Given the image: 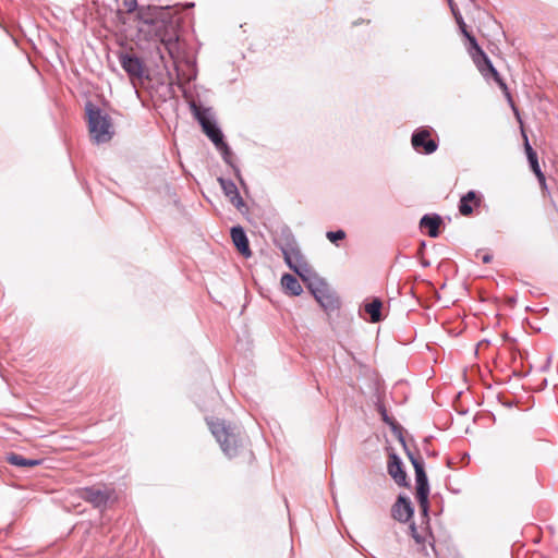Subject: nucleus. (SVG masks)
<instances>
[{
    "instance_id": "a211bd4d",
    "label": "nucleus",
    "mask_w": 558,
    "mask_h": 558,
    "mask_svg": "<svg viewBox=\"0 0 558 558\" xmlns=\"http://www.w3.org/2000/svg\"><path fill=\"white\" fill-rule=\"evenodd\" d=\"M441 222V217L437 214L424 215L420 220V227L426 228L430 238H437L439 235V226Z\"/></svg>"
},
{
    "instance_id": "f03ea898",
    "label": "nucleus",
    "mask_w": 558,
    "mask_h": 558,
    "mask_svg": "<svg viewBox=\"0 0 558 558\" xmlns=\"http://www.w3.org/2000/svg\"><path fill=\"white\" fill-rule=\"evenodd\" d=\"M85 110L93 142L96 144L109 142L114 134L110 116L92 102L86 104Z\"/></svg>"
},
{
    "instance_id": "20e7f679",
    "label": "nucleus",
    "mask_w": 558,
    "mask_h": 558,
    "mask_svg": "<svg viewBox=\"0 0 558 558\" xmlns=\"http://www.w3.org/2000/svg\"><path fill=\"white\" fill-rule=\"evenodd\" d=\"M191 110L195 119L201 124L204 133L214 143V145L217 146L219 144H222L223 134L213 117L211 109L202 108L197 106L195 102H191Z\"/></svg>"
},
{
    "instance_id": "9d476101",
    "label": "nucleus",
    "mask_w": 558,
    "mask_h": 558,
    "mask_svg": "<svg viewBox=\"0 0 558 558\" xmlns=\"http://www.w3.org/2000/svg\"><path fill=\"white\" fill-rule=\"evenodd\" d=\"M169 7L147 5L137 9V19L147 25H155L159 21L165 22V13Z\"/></svg>"
},
{
    "instance_id": "4c0bfd02",
    "label": "nucleus",
    "mask_w": 558,
    "mask_h": 558,
    "mask_svg": "<svg viewBox=\"0 0 558 558\" xmlns=\"http://www.w3.org/2000/svg\"><path fill=\"white\" fill-rule=\"evenodd\" d=\"M422 265H423L424 267H428V266H429V262H428V260H422Z\"/></svg>"
},
{
    "instance_id": "f8f14e48",
    "label": "nucleus",
    "mask_w": 558,
    "mask_h": 558,
    "mask_svg": "<svg viewBox=\"0 0 558 558\" xmlns=\"http://www.w3.org/2000/svg\"><path fill=\"white\" fill-rule=\"evenodd\" d=\"M120 64L131 78L143 77L144 64L136 56L129 53L121 54Z\"/></svg>"
},
{
    "instance_id": "7ed1b4c3",
    "label": "nucleus",
    "mask_w": 558,
    "mask_h": 558,
    "mask_svg": "<svg viewBox=\"0 0 558 558\" xmlns=\"http://www.w3.org/2000/svg\"><path fill=\"white\" fill-rule=\"evenodd\" d=\"M208 424L223 453L229 458L236 456L243 445L240 428L231 426L221 420L211 421Z\"/></svg>"
},
{
    "instance_id": "2f4dec72",
    "label": "nucleus",
    "mask_w": 558,
    "mask_h": 558,
    "mask_svg": "<svg viewBox=\"0 0 558 558\" xmlns=\"http://www.w3.org/2000/svg\"><path fill=\"white\" fill-rule=\"evenodd\" d=\"M412 537L415 539L417 544L423 543L424 538L417 533L416 526L414 524L410 525Z\"/></svg>"
},
{
    "instance_id": "c756f323",
    "label": "nucleus",
    "mask_w": 558,
    "mask_h": 558,
    "mask_svg": "<svg viewBox=\"0 0 558 558\" xmlns=\"http://www.w3.org/2000/svg\"><path fill=\"white\" fill-rule=\"evenodd\" d=\"M507 96H509V94H507ZM510 98V97H508ZM510 104H511V107L514 111V114H515V118L518 120V123H519V129H520V133L521 135L523 136V118L521 117V113L520 111L514 107L513 102L511 101V99H509Z\"/></svg>"
},
{
    "instance_id": "4be33fe9",
    "label": "nucleus",
    "mask_w": 558,
    "mask_h": 558,
    "mask_svg": "<svg viewBox=\"0 0 558 558\" xmlns=\"http://www.w3.org/2000/svg\"><path fill=\"white\" fill-rule=\"evenodd\" d=\"M381 307L383 303L378 298H374L371 302L364 305V310L369 315L372 323H378L383 319Z\"/></svg>"
},
{
    "instance_id": "f704fd0d",
    "label": "nucleus",
    "mask_w": 558,
    "mask_h": 558,
    "mask_svg": "<svg viewBox=\"0 0 558 558\" xmlns=\"http://www.w3.org/2000/svg\"><path fill=\"white\" fill-rule=\"evenodd\" d=\"M383 418H384V421H385L386 423H388V424H392V422H391V421H389V418H388V416L386 415V413H385V412L383 413Z\"/></svg>"
},
{
    "instance_id": "c9c22d12",
    "label": "nucleus",
    "mask_w": 558,
    "mask_h": 558,
    "mask_svg": "<svg viewBox=\"0 0 558 558\" xmlns=\"http://www.w3.org/2000/svg\"><path fill=\"white\" fill-rule=\"evenodd\" d=\"M530 400H533V398H532V397H527V398H525V401H524V404H525V411L527 410V404H529Z\"/></svg>"
},
{
    "instance_id": "7c9ffc66",
    "label": "nucleus",
    "mask_w": 558,
    "mask_h": 558,
    "mask_svg": "<svg viewBox=\"0 0 558 558\" xmlns=\"http://www.w3.org/2000/svg\"><path fill=\"white\" fill-rule=\"evenodd\" d=\"M412 537L415 539L417 544L423 543L424 538L417 533L416 526L414 524L410 525Z\"/></svg>"
},
{
    "instance_id": "c85d7f7f",
    "label": "nucleus",
    "mask_w": 558,
    "mask_h": 558,
    "mask_svg": "<svg viewBox=\"0 0 558 558\" xmlns=\"http://www.w3.org/2000/svg\"><path fill=\"white\" fill-rule=\"evenodd\" d=\"M476 258L481 259L482 263L488 264L493 260V255L489 252L478 250L475 254Z\"/></svg>"
},
{
    "instance_id": "39448f33",
    "label": "nucleus",
    "mask_w": 558,
    "mask_h": 558,
    "mask_svg": "<svg viewBox=\"0 0 558 558\" xmlns=\"http://www.w3.org/2000/svg\"><path fill=\"white\" fill-rule=\"evenodd\" d=\"M414 471H415V482H416V499L420 505L421 511L424 517H427L429 510V485L427 475L424 470V463H415L414 462Z\"/></svg>"
},
{
    "instance_id": "f257e3e1",
    "label": "nucleus",
    "mask_w": 558,
    "mask_h": 558,
    "mask_svg": "<svg viewBox=\"0 0 558 558\" xmlns=\"http://www.w3.org/2000/svg\"><path fill=\"white\" fill-rule=\"evenodd\" d=\"M452 12L456 16L457 23L462 32V34L468 38L469 40V53L471 54L476 68L483 75V77L486 81H494L496 82L504 90H507L506 84L502 82L498 71L493 65L492 61L487 57V54L482 50V48L478 46L476 39L474 36H472L466 31V25L462 19V16L452 9Z\"/></svg>"
},
{
    "instance_id": "473e14b6",
    "label": "nucleus",
    "mask_w": 558,
    "mask_h": 558,
    "mask_svg": "<svg viewBox=\"0 0 558 558\" xmlns=\"http://www.w3.org/2000/svg\"><path fill=\"white\" fill-rule=\"evenodd\" d=\"M124 5L126 8V11L130 12V13L137 9L136 0H125L124 1Z\"/></svg>"
},
{
    "instance_id": "f3484780",
    "label": "nucleus",
    "mask_w": 558,
    "mask_h": 558,
    "mask_svg": "<svg viewBox=\"0 0 558 558\" xmlns=\"http://www.w3.org/2000/svg\"><path fill=\"white\" fill-rule=\"evenodd\" d=\"M519 473V459L517 461L512 457H506L504 461L502 476L504 484L507 487H512L514 484L515 475Z\"/></svg>"
},
{
    "instance_id": "aec40b11",
    "label": "nucleus",
    "mask_w": 558,
    "mask_h": 558,
    "mask_svg": "<svg viewBox=\"0 0 558 558\" xmlns=\"http://www.w3.org/2000/svg\"><path fill=\"white\" fill-rule=\"evenodd\" d=\"M5 461L15 466L20 468H34L40 464V460L27 459L19 453L11 452L7 456Z\"/></svg>"
},
{
    "instance_id": "393cba45",
    "label": "nucleus",
    "mask_w": 558,
    "mask_h": 558,
    "mask_svg": "<svg viewBox=\"0 0 558 558\" xmlns=\"http://www.w3.org/2000/svg\"><path fill=\"white\" fill-rule=\"evenodd\" d=\"M305 283L312 293L317 289H324V286L327 284V282L324 279H322L317 274L311 277L310 280H307Z\"/></svg>"
},
{
    "instance_id": "72a5a7b5",
    "label": "nucleus",
    "mask_w": 558,
    "mask_h": 558,
    "mask_svg": "<svg viewBox=\"0 0 558 558\" xmlns=\"http://www.w3.org/2000/svg\"><path fill=\"white\" fill-rule=\"evenodd\" d=\"M405 451H407V456L409 458V460L411 461L412 465L414 466V462L415 463H424L423 460L421 458H417L415 457L410 450H408L405 448Z\"/></svg>"
},
{
    "instance_id": "6ab92c4d",
    "label": "nucleus",
    "mask_w": 558,
    "mask_h": 558,
    "mask_svg": "<svg viewBox=\"0 0 558 558\" xmlns=\"http://www.w3.org/2000/svg\"><path fill=\"white\" fill-rule=\"evenodd\" d=\"M312 294L325 310H331L336 307V299L331 294L328 284H325L324 289H317Z\"/></svg>"
},
{
    "instance_id": "ea45409f",
    "label": "nucleus",
    "mask_w": 558,
    "mask_h": 558,
    "mask_svg": "<svg viewBox=\"0 0 558 558\" xmlns=\"http://www.w3.org/2000/svg\"><path fill=\"white\" fill-rule=\"evenodd\" d=\"M530 369H531V366L529 367V369H525V373H524V376H525V377L527 376V374H529Z\"/></svg>"
},
{
    "instance_id": "2eb2a0df",
    "label": "nucleus",
    "mask_w": 558,
    "mask_h": 558,
    "mask_svg": "<svg viewBox=\"0 0 558 558\" xmlns=\"http://www.w3.org/2000/svg\"><path fill=\"white\" fill-rule=\"evenodd\" d=\"M482 195L475 191H469L464 194L459 202V211L462 216H470L473 214L474 207H480L482 203Z\"/></svg>"
},
{
    "instance_id": "a878e982",
    "label": "nucleus",
    "mask_w": 558,
    "mask_h": 558,
    "mask_svg": "<svg viewBox=\"0 0 558 558\" xmlns=\"http://www.w3.org/2000/svg\"><path fill=\"white\" fill-rule=\"evenodd\" d=\"M166 50L169 52V54L173 58L174 54L178 52V38H174L170 36L167 39L161 40Z\"/></svg>"
},
{
    "instance_id": "1a4fd4ad",
    "label": "nucleus",
    "mask_w": 558,
    "mask_h": 558,
    "mask_svg": "<svg viewBox=\"0 0 558 558\" xmlns=\"http://www.w3.org/2000/svg\"><path fill=\"white\" fill-rule=\"evenodd\" d=\"M80 497L95 508H105L111 497V492L95 486L84 487L80 492Z\"/></svg>"
},
{
    "instance_id": "e433bc0d",
    "label": "nucleus",
    "mask_w": 558,
    "mask_h": 558,
    "mask_svg": "<svg viewBox=\"0 0 558 558\" xmlns=\"http://www.w3.org/2000/svg\"><path fill=\"white\" fill-rule=\"evenodd\" d=\"M550 362H551V355H549V356L547 357L546 365H545V367H544V368H547V367L549 366Z\"/></svg>"
},
{
    "instance_id": "dca6fc26",
    "label": "nucleus",
    "mask_w": 558,
    "mask_h": 558,
    "mask_svg": "<svg viewBox=\"0 0 558 558\" xmlns=\"http://www.w3.org/2000/svg\"><path fill=\"white\" fill-rule=\"evenodd\" d=\"M231 239L236 250L243 256L250 257L252 255L248 239L246 236L244 229L241 226H235L231 228Z\"/></svg>"
},
{
    "instance_id": "79ce46f5",
    "label": "nucleus",
    "mask_w": 558,
    "mask_h": 558,
    "mask_svg": "<svg viewBox=\"0 0 558 558\" xmlns=\"http://www.w3.org/2000/svg\"><path fill=\"white\" fill-rule=\"evenodd\" d=\"M400 441H402L403 446L405 447L404 440L402 437H400Z\"/></svg>"
},
{
    "instance_id": "4468645a",
    "label": "nucleus",
    "mask_w": 558,
    "mask_h": 558,
    "mask_svg": "<svg viewBox=\"0 0 558 558\" xmlns=\"http://www.w3.org/2000/svg\"><path fill=\"white\" fill-rule=\"evenodd\" d=\"M218 182L220 187L222 189L226 197L230 201V203L238 209L242 210L245 207V203L241 197L239 190L234 182L229 179L218 178Z\"/></svg>"
},
{
    "instance_id": "58836bf2",
    "label": "nucleus",
    "mask_w": 558,
    "mask_h": 558,
    "mask_svg": "<svg viewBox=\"0 0 558 558\" xmlns=\"http://www.w3.org/2000/svg\"><path fill=\"white\" fill-rule=\"evenodd\" d=\"M424 247H425V242H421L420 253H422V251H424Z\"/></svg>"
},
{
    "instance_id": "423d86ee",
    "label": "nucleus",
    "mask_w": 558,
    "mask_h": 558,
    "mask_svg": "<svg viewBox=\"0 0 558 558\" xmlns=\"http://www.w3.org/2000/svg\"><path fill=\"white\" fill-rule=\"evenodd\" d=\"M279 247L282 252L283 258L288 267L293 270L294 268L302 265L305 260L304 256L301 253V250L294 239V236L289 233L284 238V242L279 244Z\"/></svg>"
},
{
    "instance_id": "cd10ccee",
    "label": "nucleus",
    "mask_w": 558,
    "mask_h": 558,
    "mask_svg": "<svg viewBox=\"0 0 558 558\" xmlns=\"http://www.w3.org/2000/svg\"><path fill=\"white\" fill-rule=\"evenodd\" d=\"M326 236L331 243L337 244L338 241L343 240L345 238V232L343 230L328 231L326 233Z\"/></svg>"
},
{
    "instance_id": "b1692460",
    "label": "nucleus",
    "mask_w": 558,
    "mask_h": 558,
    "mask_svg": "<svg viewBox=\"0 0 558 558\" xmlns=\"http://www.w3.org/2000/svg\"><path fill=\"white\" fill-rule=\"evenodd\" d=\"M293 271L304 281L306 282L310 280L311 277H313L316 272L310 267V265L304 262L302 265H299V267L294 268Z\"/></svg>"
},
{
    "instance_id": "9b49d317",
    "label": "nucleus",
    "mask_w": 558,
    "mask_h": 558,
    "mask_svg": "<svg viewBox=\"0 0 558 558\" xmlns=\"http://www.w3.org/2000/svg\"><path fill=\"white\" fill-rule=\"evenodd\" d=\"M387 471L388 474L392 477V480L396 482L399 486H408L407 482V472L403 469V463L400 459V457L391 452L388 457V463H387Z\"/></svg>"
},
{
    "instance_id": "a19ab883",
    "label": "nucleus",
    "mask_w": 558,
    "mask_h": 558,
    "mask_svg": "<svg viewBox=\"0 0 558 558\" xmlns=\"http://www.w3.org/2000/svg\"><path fill=\"white\" fill-rule=\"evenodd\" d=\"M530 310H531V307H530V306H525V307H524V311H525V312H527V311H530Z\"/></svg>"
},
{
    "instance_id": "6e6552de",
    "label": "nucleus",
    "mask_w": 558,
    "mask_h": 558,
    "mask_svg": "<svg viewBox=\"0 0 558 558\" xmlns=\"http://www.w3.org/2000/svg\"><path fill=\"white\" fill-rule=\"evenodd\" d=\"M525 159H526L530 171L536 177L542 191L548 192L546 177H545L544 172L542 171L537 151L531 146L526 134H525Z\"/></svg>"
},
{
    "instance_id": "5701e85b",
    "label": "nucleus",
    "mask_w": 558,
    "mask_h": 558,
    "mask_svg": "<svg viewBox=\"0 0 558 558\" xmlns=\"http://www.w3.org/2000/svg\"><path fill=\"white\" fill-rule=\"evenodd\" d=\"M281 284L287 292L294 296L300 295L303 291L298 279L290 274H284L282 276Z\"/></svg>"
},
{
    "instance_id": "0eeeda50",
    "label": "nucleus",
    "mask_w": 558,
    "mask_h": 558,
    "mask_svg": "<svg viewBox=\"0 0 558 558\" xmlns=\"http://www.w3.org/2000/svg\"><path fill=\"white\" fill-rule=\"evenodd\" d=\"M430 131L429 128H418L413 132L411 143L416 151L425 155L436 151L438 144L430 138Z\"/></svg>"
},
{
    "instance_id": "bb28decb",
    "label": "nucleus",
    "mask_w": 558,
    "mask_h": 558,
    "mask_svg": "<svg viewBox=\"0 0 558 558\" xmlns=\"http://www.w3.org/2000/svg\"><path fill=\"white\" fill-rule=\"evenodd\" d=\"M538 527L534 524H530L527 526H525V538L527 536H531L532 537V542L534 544H537L539 542V535H538Z\"/></svg>"
},
{
    "instance_id": "ddd939ff",
    "label": "nucleus",
    "mask_w": 558,
    "mask_h": 558,
    "mask_svg": "<svg viewBox=\"0 0 558 558\" xmlns=\"http://www.w3.org/2000/svg\"><path fill=\"white\" fill-rule=\"evenodd\" d=\"M391 513L395 520L400 522L409 521L414 513L411 500L408 497L400 495L392 506Z\"/></svg>"
},
{
    "instance_id": "412c9836",
    "label": "nucleus",
    "mask_w": 558,
    "mask_h": 558,
    "mask_svg": "<svg viewBox=\"0 0 558 558\" xmlns=\"http://www.w3.org/2000/svg\"><path fill=\"white\" fill-rule=\"evenodd\" d=\"M216 148L218 150H220L223 161L233 168L234 173L240 181V184L243 187H245L246 184H245L243 178L241 177L240 169L232 163V151H231L230 147L228 146V144L223 141L222 144L217 145Z\"/></svg>"
}]
</instances>
